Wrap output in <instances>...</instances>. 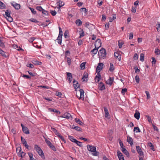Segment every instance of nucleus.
<instances>
[{"instance_id":"obj_1","label":"nucleus","mask_w":160,"mask_h":160,"mask_svg":"<svg viewBox=\"0 0 160 160\" xmlns=\"http://www.w3.org/2000/svg\"><path fill=\"white\" fill-rule=\"evenodd\" d=\"M34 149L36 150L38 154L41 157V158L43 159H45V157L44 153L41 148L38 145H34Z\"/></svg>"},{"instance_id":"obj_2","label":"nucleus","mask_w":160,"mask_h":160,"mask_svg":"<svg viewBox=\"0 0 160 160\" xmlns=\"http://www.w3.org/2000/svg\"><path fill=\"white\" fill-rule=\"evenodd\" d=\"M98 55L100 58L104 59L106 57V50L102 48L98 52Z\"/></svg>"},{"instance_id":"obj_3","label":"nucleus","mask_w":160,"mask_h":160,"mask_svg":"<svg viewBox=\"0 0 160 160\" xmlns=\"http://www.w3.org/2000/svg\"><path fill=\"white\" fill-rule=\"evenodd\" d=\"M45 142L50 147V148L53 151H56L57 150L55 147L52 144L51 142L47 139H45Z\"/></svg>"},{"instance_id":"obj_4","label":"nucleus","mask_w":160,"mask_h":160,"mask_svg":"<svg viewBox=\"0 0 160 160\" xmlns=\"http://www.w3.org/2000/svg\"><path fill=\"white\" fill-rule=\"evenodd\" d=\"M60 117L65 118L67 119H72V117L71 114L68 112H66L62 116H60Z\"/></svg>"},{"instance_id":"obj_5","label":"nucleus","mask_w":160,"mask_h":160,"mask_svg":"<svg viewBox=\"0 0 160 160\" xmlns=\"http://www.w3.org/2000/svg\"><path fill=\"white\" fill-rule=\"evenodd\" d=\"M103 66V64L102 63H99L98 66L96 69V72H100V71L102 70Z\"/></svg>"},{"instance_id":"obj_6","label":"nucleus","mask_w":160,"mask_h":160,"mask_svg":"<svg viewBox=\"0 0 160 160\" xmlns=\"http://www.w3.org/2000/svg\"><path fill=\"white\" fill-rule=\"evenodd\" d=\"M88 150L91 152H95L96 149V147L90 145H88L87 146Z\"/></svg>"},{"instance_id":"obj_7","label":"nucleus","mask_w":160,"mask_h":160,"mask_svg":"<svg viewBox=\"0 0 160 160\" xmlns=\"http://www.w3.org/2000/svg\"><path fill=\"white\" fill-rule=\"evenodd\" d=\"M136 149L139 154L141 156H143V153L142 151L141 148L139 146H136Z\"/></svg>"},{"instance_id":"obj_8","label":"nucleus","mask_w":160,"mask_h":160,"mask_svg":"<svg viewBox=\"0 0 160 160\" xmlns=\"http://www.w3.org/2000/svg\"><path fill=\"white\" fill-rule=\"evenodd\" d=\"M114 57L117 59L119 61H120L121 60V55L120 54V52H115L114 53Z\"/></svg>"},{"instance_id":"obj_9","label":"nucleus","mask_w":160,"mask_h":160,"mask_svg":"<svg viewBox=\"0 0 160 160\" xmlns=\"http://www.w3.org/2000/svg\"><path fill=\"white\" fill-rule=\"evenodd\" d=\"M73 83L74 88L75 90H76L78 88H80V85L78 82L76 81L74 79L73 80Z\"/></svg>"},{"instance_id":"obj_10","label":"nucleus","mask_w":160,"mask_h":160,"mask_svg":"<svg viewBox=\"0 0 160 160\" xmlns=\"http://www.w3.org/2000/svg\"><path fill=\"white\" fill-rule=\"evenodd\" d=\"M117 153L119 160H124L123 155L120 151L118 150Z\"/></svg>"},{"instance_id":"obj_11","label":"nucleus","mask_w":160,"mask_h":160,"mask_svg":"<svg viewBox=\"0 0 160 160\" xmlns=\"http://www.w3.org/2000/svg\"><path fill=\"white\" fill-rule=\"evenodd\" d=\"M98 86L99 89L100 90L102 91L105 89V86L102 82H100L99 83Z\"/></svg>"},{"instance_id":"obj_12","label":"nucleus","mask_w":160,"mask_h":160,"mask_svg":"<svg viewBox=\"0 0 160 160\" xmlns=\"http://www.w3.org/2000/svg\"><path fill=\"white\" fill-rule=\"evenodd\" d=\"M67 79L68 80V82L70 83L72 81V76L71 73L70 72H67Z\"/></svg>"},{"instance_id":"obj_13","label":"nucleus","mask_w":160,"mask_h":160,"mask_svg":"<svg viewBox=\"0 0 160 160\" xmlns=\"http://www.w3.org/2000/svg\"><path fill=\"white\" fill-rule=\"evenodd\" d=\"M95 47L97 46V47L99 48L101 46V42L100 39H98L95 42Z\"/></svg>"},{"instance_id":"obj_14","label":"nucleus","mask_w":160,"mask_h":160,"mask_svg":"<svg viewBox=\"0 0 160 160\" xmlns=\"http://www.w3.org/2000/svg\"><path fill=\"white\" fill-rule=\"evenodd\" d=\"M11 4L17 10H19L20 8V5L15 2L12 3Z\"/></svg>"},{"instance_id":"obj_15","label":"nucleus","mask_w":160,"mask_h":160,"mask_svg":"<svg viewBox=\"0 0 160 160\" xmlns=\"http://www.w3.org/2000/svg\"><path fill=\"white\" fill-rule=\"evenodd\" d=\"M113 82V78H112L111 77H109V78L106 81V83L108 84L111 85L112 84Z\"/></svg>"},{"instance_id":"obj_16","label":"nucleus","mask_w":160,"mask_h":160,"mask_svg":"<svg viewBox=\"0 0 160 160\" xmlns=\"http://www.w3.org/2000/svg\"><path fill=\"white\" fill-rule=\"evenodd\" d=\"M79 92L80 94V97H79L78 98L79 99H83L84 98V90L82 89L79 90Z\"/></svg>"},{"instance_id":"obj_17","label":"nucleus","mask_w":160,"mask_h":160,"mask_svg":"<svg viewBox=\"0 0 160 160\" xmlns=\"http://www.w3.org/2000/svg\"><path fill=\"white\" fill-rule=\"evenodd\" d=\"M21 140L22 142L23 143V145L26 148H28V145L27 144V142L25 139H24L22 136L21 137Z\"/></svg>"},{"instance_id":"obj_18","label":"nucleus","mask_w":160,"mask_h":160,"mask_svg":"<svg viewBox=\"0 0 160 160\" xmlns=\"http://www.w3.org/2000/svg\"><path fill=\"white\" fill-rule=\"evenodd\" d=\"M127 141L131 146L133 144V140L132 138L129 136L127 137Z\"/></svg>"},{"instance_id":"obj_19","label":"nucleus","mask_w":160,"mask_h":160,"mask_svg":"<svg viewBox=\"0 0 160 160\" xmlns=\"http://www.w3.org/2000/svg\"><path fill=\"white\" fill-rule=\"evenodd\" d=\"M140 113L139 112L136 110L135 111V112L134 115L135 118L138 120L140 118Z\"/></svg>"},{"instance_id":"obj_20","label":"nucleus","mask_w":160,"mask_h":160,"mask_svg":"<svg viewBox=\"0 0 160 160\" xmlns=\"http://www.w3.org/2000/svg\"><path fill=\"white\" fill-rule=\"evenodd\" d=\"M121 150L122 152L125 154L127 157H129V154L128 152L127 151V150L126 149L124 148H122L121 149Z\"/></svg>"},{"instance_id":"obj_21","label":"nucleus","mask_w":160,"mask_h":160,"mask_svg":"<svg viewBox=\"0 0 160 160\" xmlns=\"http://www.w3.org/2000/svg\"><path fill=\"white\" fill-rule=\"evenodd\" d=\"M98 48L99 47H95V48L91 51V54H92L93 55L96 54L98 51Z\"/></svg>"},{"instance_id":"obj_22","label":"nucleus","mask_w":160,"mask_h":160,"mask_svg":"<svg viewBox=\"0 0 160 160\" xmlns=\"http://www.w3.org/2000/svg\"><path fill=\"white\" fill-rule=\"evenodd\" d=\"M104 110L105 112V118H108L109 116V113L108 112V110L106 107H103Z\"/></svg>"},{"instance_id":"obj_23","label":"nucleus","mask_w":160,"mask_h":160,"mask_svg":"<svg viewBox=\"0 0 160 160\" xmlns=\"http://www.w3.org/2000/svg\"><path fill=\"white\" fill-rule=\"evenodd\" d=\"M48 109L50 112H54L55 113H58L59 114H60L61 113V112H60L58 110H56L55 108H49Z\"/></svg>"},{"instance_id":"obj_24","label":"nucleus","mask_w":160,"mask_h":160,"mask_svg":"<svg viewBox=\"0 0 160 160\" xmlns=\"http://www.w3.org/2000/svg\"><path fill=\"white\" fill-rule=\"evenodd\" d=\"M22 130L23 132L27 134L29 133V130L27 127H25L23 128Z\"/></svg>"},{"instance_id":"obj_25","label":"nucleus","mask_w":160,"mask_h":160,"mask_svg":"<svg viewBox=\"0 0 160 160\" xmlns=\"http://www.w3.org/2000/svg\"><path fill=\"white\" fill-rule=\"evenodd\" d=\"M88 75L87 73H84L83 74V76L82 78V81H88Z\"/></svg>"},{"instance_id":"obj_26","label":"nucleus","mask_w":160,"mask_h":160,"mask_svg":"<svg viewBox=\"0 0 160 160\" xmlns=\"http://www.w3.org/2000/svg\"><path fill=\"white\" fill-rule=\"evenodd\" d=\"M80 11L81 12L82 14H84L85 15L87 14V9L85 8H82L80 9Z\"/></svg>"},{"instance_id":"obj_27","label":"nucleus","mask_w":160,"mask_h":160,"mask_svg":"<svg viewBox=\"0 0 160 160\" xmlns=\"http://www.w3.org/2000/svg\"><path fill=\"white\" fill-rule=\"evenodd\" d=\"M58 3H59V8H60L61 7L63 6L64 4V3L62 1L58 0Z\"/></svg>"},{"instance_id":"obj_28","label":"nucleus","mask_w":160,"mask_h":160,"mask_svg":"<svg viewBox=\"0 0 160 160\" xmlns=\"http://www.w3.org/2000/svg\"><path fill=\"white\" fill-rule=\"evenodd\" d=\"M75 23L78 26L81 25L82 23V22L79 19L77 20L76 21Z\"/></svg>"},{"instance_id":"obj_29","label":"nucleus","mask_w":160,"mask_h":160,"mask_svg":"<svg viewBox=\"0 0 160 160\" xmlns=\"http://www.w3.org/2000/svg\"><path fill=\"white\" fill-rule=\"evenodd\" d=\"M69 139L72 142L75 143L77 141V140L74 138L73 137L71 136H68Z\"/></svg>"},{"instance_id":"obj_30","label":"nucleus","mask_w":160,"mask_h":160,"mask_svg":"<svg viewBox=\"0 0 160 160\" xmlns=\"http://www.w3.org/2000/svg\"><path fill=\"white\" fill-rule=\"evenodd\" d=\"M28 154L29 156L30 160H37L36 159L33 158V154L32 153L28 152Z\"/></svg>"},{"instance_id":"obj_31","label":"nucleus","mask_w":160,"mask_h":160,"mask_svg":"<svg viewBox=\"0 0 160 160\" xmlns=\"http://www.w3.org/2000/svg\"><path fill=\"white\" fill-rule=\"evenodd\" d=\"M114 69L113 65L112 63H110V66L109 68V71L110 72H112Z\"/></svg>"},{"instance_id":"obj_32","label":"nucleus","mask_w":160,"mask_h":160,"mask_svg":"<svg viewBox=\"0 0 160 160\" xmlns=\"http://www.w3.org/2000/svg\"><path fill=\"white\" fill-rule=\"evenodd\" d=\"M86 62H83L80 65V67L81 69H83L85 68Z\"/></svg>"},{"instance_id":"obj_33","label":"nucleus","mask_w":160,"mask_h":160,"mask_svg":"<svg viewBox=\"0 0 160 160\" xmlns=\"http://www.w3.org/2000/svg\"><path fill=\"white\" fill-rule=\"evenodd\" d=\"M155 53L157 55H159L160 54V50L158 48H156L155 50Z\"/></svg>"},{"instance_id":"obj_34","label":"nucleus","mask_w":160,"mask_h":160,"mask_svg":"<svg viewBox=\"0 0 160 160\" xmlns=\"http://www.w3.org/2000/svg\"><path fill=\"white\" fill-rule=\"evenodd\" d=\"M144 54L142 53L140 55V60L143 62L144 61Z\"/></svg>"},{"instance_id":"obj_35","label":"nucleus","mask_w":160,"mask_h":160,"mask_svg":"<svg viewBox=\"0 0 160 160\" xmlns=\"http://www.w3.org/2000/svg\"><path fill=\"white\" fill-rule=\"evenodd\" d=\"M11 11L8 10H7L5 12V15L7 17L10 16Z\"/></svg>"},{"instance_id":"obj_36","label":"nucleus","mask_w":160,"mask_h":160,"mask_svg":"<svg viewBox=\"0 0 160 160\" xmlns=\"http://www.w3.org/2000/svg\"><path fill=\"white\" fill-rule=\"evenodd\" d=\"M33 63L36 65H41L42 64V63L41 62H40L37 60L33 61Z\"/></svg>"},{"instance_id":"obj_37","label":"nucleus","mask_w":160,"mask_h":160,"mask_svg":"<svg viewBox=\"0 0 160 160\" xmlns=\"http://www.w3.org/2000/svg\"><path fill=\"white\" fill-rule=\"evenodd\" d=\"M5 5L1 2L0 1V8L4 9L5 8Z\"/></svg>"},{"instance_id":"obj_38","label":"nucleus","mask_w":160,"mask_h":160,"mask_svg":"<svg viewBox=\"0 0 160 160\" xmlns=\"http://www.w3.org/2000/svg\"><path fill=\"white\" fill-rule=\"evenodd\" d=\"M135 79L136 82L138 83L139 82L140 80L139 76L138 75H136L135 77Z\"/></svg>"},{"instance_id":"obj_39","label":"nucleus","mask_w":160,"mask_h":160,"mask_svg":"<svg viewBox=\"0 0 160 160\" xmlns=\"http://www.w3.org/2000/svg\"><path fill=\"white\" fill-rule=\"evenodd\" d=\"M29 21L32 22H35V23H38L39 21H37L36 19L32 18L29 19Z\"/></svg>"},{"instance_id":"obj_40","label":"nucleus","mask_w":160,"mask_h":160,"mask_svg":"<svg viewBox=\"0 0 160 160\" xmlns=\"http://www.w3.org/2000/svg\"><path fill=\"white\" fill-rule=\"evenodd\" d=\"M42 13L45 15H48L49 14L48 12L44 10V9L43 10Z\"/></svg>"},{"instance_id":"obj_41","label":"nucleus","mask_w":160,"mask_h":160,"mask_svg":"<svg viewBox=\"0 0 160 160\" xmlns=\"http://www.w3.org/2000/svg\"><path fill=\"white\" fill-rule=\"evenodd\" d=\"M75 121L78 124H79L80 125H82V122L79 119L76 118L75 119Z\"/></svg>"},{"instance_id":"obj_42","label":"nucleus","mask_w":160,"mask_h":160,"mask_svg":"<svg viewBox=\"0 0 160 160\" xmlns=\"http://www.w3.org/2000/svg\"><path fill=\"white\" fill-rule=\"evenodd\" d=\"M80 147H82L83 146L82 145V143L79 141L77 140L76 142H75Z\"/></svg>"},{"instance_id":"obj_43","label":"nucleus","mask_w":160,"mask_h":160,"mask_svg":"<svg viewBox=\"0 0 160 160\" xmlns=\"http://www.w3.org/2000/svg\"><path fill=\"white\" fill-rule=\"evenodd\" d=\"M97 73H98L95 76V77H96V78L101 79L102 77L100 73L99 72Z\"/></svg>"},{"instance_id":"obj_44","label":"nucleus","mask_w":160,"mask_h":160,"mask_svg":"<svg viewBox=\"0 0 160 160\" xmlns=\"http://www.w3.org/2000/svg\"><path fill=\"white\" fill-rule=\"evenodd\" d=\"M93 153H92V155L94 156H98L99 154V152L96 150L95 152H92Z\"/></svg>"},{"instance_id":"obj_45","label":"nucleus","mask_w":160,"mask_h":160,"mask_svg":"<svg viewBox=\"0 0 160 160\" xmlns=\"http://www.w3.org/2000/svg\"><path fill=\"white\" fill-rule=\"evenodd\" d=\"M73 126H74V127H73L74 129L78 131H81V128L77 126H75L74 125H73Z\"/></svg>"},{"instance_id":"obj_46","label":"nucleus","mask_w":160,"mask_h":160,"mask_svg":"<svg viewBox=\"0 0 160 160\" xmlns=\"http://www.w3.org/2000/svg\"><path fill=\"white\" fill-rule=\"evenodd\" d=\"M137 130L136 132H141L139 128L138 127H135L134 128V131Z\"/></svg>"},{"instance_id":"obj_47","label":"nucleus","mask_w":160,"mask_h":160,"mask_svg":"<svg viewBox=\"0 0 160 160\" xmlns=\"http://www.w3.org/2000/svg\"><path fill=\"white\" fill-rule=\"evenodd\" d=\"M50 13H51L52 16H54L56 15L57 12L55 10L53 11L51 10Z\"/></svg>"},{"instance_id":"obj_48","label":"nucleus","mask_w":160,"mask_h":160,"mask_svg":"<svg viewBox=\"0 0 160 160\" xmlns=\"http://www.w3.org/2000/svg\"><path fill=\"white\" fill-rule=\"evenodd\" d=\"M152 126L153 127V128L155 131H156L157 132L159 131L158 129L156 126L154 125L153 124H152Z\"/></svg>"},{"instance_id":"obj_49","label":"nucleus","mask_w":160,"mask_h":160,"mask_svg":"<svg viewBox=\"0 0 160 160\" xmlns=\"http://www.w3.org/2000/svg\"><path fill=\"white\" fill-rule=\"evenodd\" d=\"M7 20L10 22H11L13 21L12 18L10 16H9V17H7Z\"/></svg>"},{"instance_id":"obj_50","label":"nucleus","mask_w":160,"mask_h":160,"mask_svg":"<svg viewBox=\"0 0 160 160\" xmlns=\"http://www.w3.org/2000/svg\"><path fill=\"white\" fill-rule=\"evenodd\" d=\"M152 61V65L153 64H155V63L156 62V61L154 57H152L151 58Z\"/></svg>"},{"instance_id":"obj_51","label":"nucleus","mask_w":160,"mask_h":160,"mask_svg":"<svg viewBox=\"0 0 160 160\" xmlns=\"http://www.w3.org/2000/svg\"><path fill=\"white\" fill-rule=\"evenodd\" d=\"M36 9L37 10L39 11H42L43 9L41 6H37L36 7Z\"/></svg>"},{"instance_id":"obj_52","label":"nucleus","mask_w":160,"mask_h":160,"mask_svg":"<svg viewBox=\"0 0 160 160\" xmlns=\"http://www.w3.org/2000/svg\"><path fill=\"white\" fill-rule=\"evenodd\" d=\"M145 93L147 95V99H148L150 98V94L149 92L147 91H145Z\"/></svg>"},{"instance_id":"obj_53","label":"nucleus","mask_w":160,"mask_h":160,"mask_svg":"<svg viewBox=\"0 0 160 160\" xmlns=\"http://www.w3.org/2000/svg\"><path fill=\"white\" fill-rule=\"evenodd\" d=\"M67 62H68V65H70L71 63V59L68 57L67 58Z\"/></svg>"},{"instance_id":"obj_54","label":"nucleus","mask_w":160,"mask_h":160,"mask_svg":"<svg viewBox=\"0 0 160 160\" xmlns=\"http://www.w3.org/2000/svg\"><path fill=\"white\" fill-rule=\"evenodd\" d=\"M56 95L59 97H61L62 94L61 92H56Z\"/></svg>"},{"instance_id":"obj_55","label":"nucleus","mask_w":160,"mask_h":160,"mask_svg":"<svg viewBox=\"0 0 160 160\" xmlns=\"http://www.w3.org/2000/svg\"><path fill=\"white\" fill-rule=\"evenodd\" d=\"M35 39V38L34 37H32L31 38H29L28 41L32 43L33 41Z\"/></svg>"},{"instance_id":"obj_56","label":"nucleus","mask_w":160,"mask_h":160,"mask_svg":"<svg viewBox=\"0 0 160 160\" xmlns=\"http://www.w3.org/2000/svg\"><path fill=\"white\" fill-rule=\"evenodd\" d=\"M127 89L126 88L122 89L121 92L122 94L124 95L125 93L127 92Z\"/></svg>"},{"instance_id":"obj_57","label":"nucleus","mask_w":160,"mask_h":160,"mask_svg":"<svg viewBox=\"0 0 160 160\" xmlns=\"http://www.w3.org/2000/svg\"><path fill=\"white\" fill-rule=\"evenodd\" d=\"M29 8L30 9L32 12L34 14H35L36 13V12L35 11L34 8L29 7Z\"/></svg>"},{"instance_id":"obj_58","label":"nucleus","mask_w":160,"mask_h":160,"mask_svg":"<svg viewBox=\"0 0 160 160\" xmlns=\"http://www.w3.org/2000/svg\"><path fill=\"white\" fill-rule=\"evenodd\" d=\"M0 47L2 48H4L5 45L4 43L2 42V40L0 39Z\"/></svg>"},{"instance_id":"obj_59","label":"nucleus","mask_w":160,"mask_h":160,"mask_svg":"<svg viewBox=\"0 0 160 160\" xmlns=\"http://www.w3.org/2000/svg\"><path fill=\"white\" fill-rule=\"evenodd\" d=\"M0 54H1L2 56L4 57H6V56L5 54V52L4 51H3L2 50V51L1 52H0Z\"/></svg>"},{"instance_id":"obj_60","label":"nucleus","mask_w":160,"mask_h":160,"mask_svg":"<svg viewBox=\"0 0 160 160\" xmlns=\"http://www.w3.org/2000/svg\"><path fill=\"white\" fill-rule=\"evenodd\" d=\"M157 30H158V29L160 30V23L159 22H158L157 24Z\"/></svg>"},{"instance_id":"obj_61","label":"nucleus","mask_w":160,"mask_h":160,"mask_svg":"<svg viewBox=\"0 0 160 160\" xmlns=\"http://www.w3.org/2000/svg\"><path fill=\"white\" fill-rule=\"evenodd\" d=\"M146 117L148 119V121L150 122H152V120L151 117L149 116H146Z\"/></svg>"},{"instance_id":"obj_62","label":"nucleus","mask_w":160,"mask_h":160,"mask_svg":"<svg viewBox=\"0 0 160 160\" xmlns=\"http://www.w3.org/2000/svg\"><path fill=\"white\" fill-rule=\"evenodd\" d=\"M80 38H81V37H83L84 36V31L82 30V32L80 33Z\"/></svg>"},{"instance_id":"obj_63","label":"nucleus","mask_w":160,"mask_h":160,"mask_svg":"<svg viewBox=\"0 0 160 160\" xmlns=\"http://www.w3.org/2000/svg\"><path fill=\"white\" fill-rule=\"evenodd\" d=\"M134 69H135V72L137 73V72H140V70L139 69H138L137 67H134Z\"/></svg>"},{"instance_id":"obj_64","label":"nucleus","mask_w":160,"mask_h":160,"mask_svg":"<svg viewBox=\"0 0 160 160\" xmlns=\"http://www.w3.org/2000/svg\"><path fill=\"white\" fill-rule=\"evenodd\" d=\"M58 137L60 138L62 141L64 142V143H65V141L64 138L61 135H60V136H59Z\"/></svg>"}]
</instances>
